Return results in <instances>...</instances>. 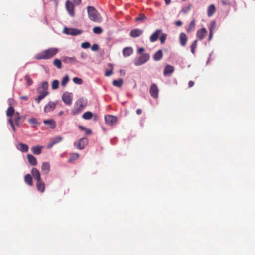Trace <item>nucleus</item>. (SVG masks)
Here are the masks:
<instances>
[{
  "mask_svg": "<svg viewBox=\"0 0 255 255\" xmlns=\"http://www.w3.org/2000/svg\"><path fill=\"white\" fill-rule=\"evenodd\" d=\"M63 32L67 35L75 36L81 34L82 31L78 29L65 27Z\"/></svg>",
  "mask_w": 255,
  "mask_h": 255,
  "instance_id": "7",
  "label": "nucleus"
},
{
  "mask_svg": "<svg viewBox=\"0 0 255 255\" xmlns=\"http://www.w3.org/2000/svg\"><path fill=\"white\" fill-rule=\"evenodd\" d=\"M93 31L94 33L99 34L102 32L103 30L100 27L97 26L94 27Z\"/></svg>",
  "mask_w": 255,
  "mask_h": 255,
  "instance_id": "39",
  "label": "nucleus"
},
{
  "mask_svg": "<svg viewBox=\"0 0 255 255\" xmlns=\"http://www.w3.org/2000/svg\"><path fill=\"white\" fill-rule=\"evenodd\" d=\"M90 47V43L88 42H83L81 44V47L84 49H87Z\"/></svg>",
  "mask_w": 255,
  "mask_h": 255,
  "instance_id": "47",
  "label": "nucleus"
},
{
  "mask_svg": "<svg viewBox=\"0 0 255 255\" xmlns=\"http://www.w3.org/2000/svg\"><path fill=\"white\" fill-rule=\"evenodd\" d=\"M20 99L24 100H26L28 99V97L26 96H23L20 97Z\"/></svg>",
  "mask_w": 255,
  "mask_h": 255,
  "instance_id": "62",
  "label": "nucleus"
},
{
  "mask_svg": "<svg viewBox=\"0 0 255 255\" xmlns=\"http://www.w3.org/2000/svg\"><path fill=\"white\" fill-rule=\"evenodd\" d=\"M53 64L58 69H61L62 68L61 61L58 59H55L53 61Z\"/></svg>",
  "mask_w": 255,
  "mask_h": 255,
  "instance_id": "34",
  "label": "nucleus"
},
{
  "mask_svg": "<svg viewBox=\"0 0 255 255\" xmlns=\"http://www.w3.org/2000/svg\"><path fill=\"white\" fill-rule=\"evenodd\" d=\"M167 38V34L165 33H162L160 37V40L161 44H163Z\"/></svg>",
  "mask_w": 255,
  "mask_h": 255,
  "instance_id": "46",
  "label": "nucleus"
},
{
  "mask_svg": "<svg viewBox=\"0 0 255 255\" xmlns=\"http://www.w3.org/2000/svg\"><path fill=\"white\" fill-rule=\"evenodd\" d=\"M194 82H193L192 81H190L188 83L189 87H192L194 85Z\"/></svg>",
  "mask_w": 255,
  "mask_h": 255,
  "instance_id": "58",
  "label": "nucleus"
},
{
  "mask_svg": "<svg viewBox=\"0 0 255 255\" xmlns=\"http://www.w3.org/2000/svg\"><path fill=\"white\" fill-rule=\"evenodd\" d=\"M142 112V110L140 109H138L137 110H136V113L138 114V115H140L141 114Z\"/></svg>",
  "mask_w": 255,
  "mask_h": 255,
  "instance_id": "63",
  "label": "nucleus"
},
{
  "mask_svg": "<svg viewBox=\"0 0 255 255\" xmlns=\"http://www.w3.org/2000/svg\"><path fill=\"white\" fill-rule=\"evenodd\" d=\"M55 143H54V141H53L52 140L49 143V144L47 145V148L48 149L51 148Z\"/></svg>",
  "mask_w": 255,
  "mask_h": 255,
  "instance_id": "52",
  "label": "nucleus"
},
{
  "mask_svg": "<svg viewBox=\"0 0 255 255\" xmlns=\"http://www.w3.org/2000/svg\"><path fill=\"white\" fill-rule=\"evenodd\" d=\"M143 33V30L142 29L135 28L132 29L130 33L131 37L135 38L140 36Z\"/></svg>",
  "mask_w": 255,
  "mask_h": 255,
  "instance_id": "16",
  "label": "nucleus"
},
{
  "mask_svg": "<svg viewBox=\"0 0 255 255\" xmlns=\"http://www.w3.org/2000/svg\"><path fill=\"white\" fill-rule=\"evenodd\" d=\"M43 147L41 146H34L31 148L32 152L36 155H39L41 153Z\"/></svg>",
  "mask_w": 255,
  "mask_h": 255,
  "instance_id": "27",
  "label": "nucleus"
},
{
  "mask_svg": "<svg viewBox=\"0 0 255 255\" xmlns=\"http://www.w3.org/2000/svg\"><path fill=\"white\" fill-rule=\"evenodd\" d=\"M59 81L57 80H54L53 81L51 85V87L53 89H56L59 86Z\"/></svg>",
  "mask_w": 255,
  "mask_h": 255,
  "instance_id": "38",
  "label": "nucleus"
},
{
  "mask_svg": "<svg viewBox=\"0 0 255 255\" xmlns=\"http://www.w3.org/2000/svg\"><path fill=\"white\" fill-rule=\"evenodd\" d=\"M16 147L18 150H20L22 152H27L28 151L29 147L27 145L20 143Z\"/></svg>",
  "mask_w": 255,
  "mask_h": 255,
  "instance_id": "22",
  "label": "nucleus"
},
{
  "mask_svg": "<svg viewBox=\"0 0 255 255\" xmlns=\"http://www.w3.org/2000/svg\"><path fill=\"white\" fill-rule=\"evenodd\" d=\"M75 5H79L81 2V0H73Z\"/></svg>",
  "mask_w": 255,
  "mask_h": 255,
  "instance_id": "54",
  "label": "nucleus"
},
{
  "mask_svg": "<svg viewBox=\"0 0 255 255\" xmlns=\"http://www.w3.org/2000/svg\"><path fill=\"white\" fill-rule=\"evenodd\" d=\"M197 45V40H195L192 43L191 46V51L194 54L195 53V49Z\"/></svg>",
  "mask_w": 255,
  "mask_h": 255,
  "instance_id": "37",
  "label": "nucleus"
},
{
  "mask_svg": "<svg viewBox=\"0 0 255 255\" xmlns=\"http://www.w3.org/2000/svg\"><path fill=\"white\" fill-rule=\"evenodd\" d=\"M79 158V154L78 153H73L71 155L69 158V161H72L77 160Z\"/></svg>",
  "mask_w": 255,
  "mask_h": 255,
  "instance_id": "43",
  "label": "nucleus"
},
{
  "mask_svg": "<svg viewBox=\"0 0 255 255\" xmlns=\"http://www.w3.org/2000/svg\"><path fill=\"white\" fill-rule=\"evenodd\" d=\"M31 172L33 177L37 181L41 179L40 172L38 169L33 168L32 169Z\"/></svg>",
  "mask_w": 255,
  "mask_h": 255,
  "instance_id": "19",
  "label": "nucleus"
},
{
  "mask_svg": "<svg viewBox=\"0 0 255 255\" xmlns=\"http://www.w3.org/2000/svg\"><path fill=\"white\" fill-rule=\"evenodd\" d=\"M213 32H212V31L210 32L209 38H208L209 41H210L212 39V36H213Z\"/></svg>",
  "mask_w": 255,
  "mask_h": 255,
  "instance_id": "57",
  "label": "nucleus"
},
{
  "mask_svg": "<svg viewBox=\"0 0 255 255\" xmlns=\"http://www.w3.org/2000/svg\"><path fill=\"white\" fill-rule=\"evenodd\" d=\"M207 31L205 28H202L197 31L196 36L200 39L202 40L207 35Z\"/></svg>",
  "mask_w": 255,
  "mask_h": 255,
  "instance_id": "14",
  "label": "nucleus"
},
{
  "mask_svg": "<svg viewBox=\"0 0 255 255\" xmlns=\"http://www.w3.org/2000/svg\"><path fill=\"white\" fill-rule=\"evenodd\" d=\"M109 66L111 68V69H108L106 71L105 75L106 76H110L113 74V66L111 64H109Z\"/></svg>",
  "mask_w": 255,
  "mask_h": 255,
  "instance_id": "41",
  "label": "nucleus"
},
{
  "mask_svg": "<svg viewBox=\"0 0 255 255\" xmlns=\"http://www.w3.org/2000/svg\"><path fill=\"white\" fill-rule=\"evenodd\" d=\"M105 120L107 124L109 125H113L116 123L117 118L114 116L107 115L105 117Z\"/></svg>",
  "mask_w": 255,
  "mask_h": 255,
  "instance_id": "10",
  "label": "nucleus"
},
{
  "mask_svg": "<svg viewBox=\"0 0 255 255\" xmlns=\"http://www.w3.org/2000/svg\"><path fill=\"white\" fill-rule=\"evenodd\" d=\"M216 28V22L215 21H212L210 27H209V30L210 32L212 31V32H213V31L215 30Z\"/></svg>",
  "mask_w": 255,
  "mask_h": 255,
  "instance_id": "40",
  "label": "nucleus"
},
{
  "mask_svg": "<svg viewBox=\"0 0 255 255\" xmlns=\"http://www.w3.org/2000/svg\"><path fill=\"white\" fill-rule=\"evenodd\" d=\"M195 27V19H193L192 21L190 23L188 26L186 28V31L188 32H190L193 31Z\"/></svg>",
  "mask_w": 255,
  "mask_h": 255,
  "instance_id": "30",
  "label": "nucleus"
},
{
  "mask_svg": "<svg viewBox=\"0 0 255 255\" xmlns=\"http://www.w3.org/2000/svg\"><path fill=\"white\" fill-rule=\"evenodd\" d=\"M149 58L150 55L149 54H141L140 56L135 59L134 63L136 66H140L147 62Z\"/></svg>",
  "mask_w": 255,
  "mask_h": 255,
  "instance_id": "5",
  "label": "nucleus"
},
{
  "mask_svg": "<svg viewBox=\"0 0 255 255\" xmlns=\"http://www.w3.org/2000/svg\"><path fill=\"white\" fill-rule=\"evenodd\" d=\"M165 3L168 5L171 3V0H164Z\"/></svg>",
  "mask_w": 255,
  "mask_h": 255,
  "instance_id": "64",
  "label": "nucleus"
},
{
  "mask_svg": "<svg viewBox=\"0 0 255 255\" xmlns=\"http://www.w3.org/2000/svg\"><path fill=\"white\" fill-rule=\"evenodd\" d=\"M85 133L86 134H90L91 133V131L90 129H86L85 130Z\"/></svg>",
  "mask_w": 255,
  "mask_h": 255,
  "instance_id": "59",
  "label": "nucleus"
},
{
  "mask_svg": "<svg viewBox=\"0 0 255 255\" xmlns=\"http://www.w3.org/2000/svg\"><path fill=\"white\" fill-rule=\"evenodd\" d=\"M27 157L28 160L29 164H30L32 166H36L37 165V160L34 156L31 154H27Z\"/></svg>",
  "mask_w": 255,
  "mask_h": 255,
  "instance_id": "23",
  "label": "nucleus"
},
{
  "mask_svg": "<svg viewBox=\"0 0 255 255\" xmlns=\"http://www.w3.org/2000/svg\"><path fill=\"white\" fill-rule=\"evenodd\" d=\"M87 57V55L85 53H81V57L82 58V59H85Z\"/></svg>",
  "mask_w": 255,
  "mask_h": 255,
  "instance_id": "60",
  "label": "nucleus"
},
{
  "mask_svg": "<svg viewBox=\"0 0 255 255\" xmlns=\"http://www.w3.org/2000/svg\"><path fill=\"white\" fill-rule=\"evenodd\" d=\"M73 81L74 83L81 85L83 83V80L82 79L78 78V77H74L73 79Z\"/></svg>",
  "mask_w": 255,
  "mask_h": 255,
  "instance_id": "44",
  "label": "nucleus"
},
{
  "mask_svg": "<svg viewBox=\"0 0 255 255\" xmlns=\"http://www.w3.org/2000/svg\"><path fill=\"white\" fill-rule=\"evenodd\" d=\"M8 102H9V104L10 106H11L12 104H13V102H14V101L12 99H9V100H8Z\"/></svg>",
  "mask_w": 255,
  "mask_h": 255,
  "instance_id": "61",
  "label": "nucleus"
},
{
  "mask_svg": "<svg viewBox=\"0 0 255 255\" xmlns=\"http://www.w3.org/2000/svg\"><path fill=\"white\" fill-rule=\"evenodd\" d=\"M88 140L86 138H82L74 143V146L78 149H83L88 144Z\"/></svg>",
  "mask_w": 255,
  "mask_h": 255,
  "instance_id": "6",
  "label": "nucleus"
},
{
  "mask_svg": "<svg viewBox=\"0 0 255 255\" xmlns=\"http://www.w3.org/2000/svg\"><path fill=\"white\" fill-rule=\"evenodd\" d=\"M25 80L27 81V83L28 86H30L32 84L33 81L32 79L30 78L29 75H26L25 76Z\"/></svg>",
  "mask_w": 255,
  "mask_h": 255,
  "instance_id": "45",
  "label": "nucleus"
},
{
  "mask_svg": "<svg viewBox=\"0 0 255 255\" xmlns=\"http://www.w3.org/2000/svg\"><path fill=\"white\" fill-rule=\"evenodd\" d=\"M62 61L64 63L66 64H72L77 62L76 59L74 57H69L64 56L62 58Z\"/></svg>",
  "mask_w": 255,
  "mask_h": 255,
  "instance_id": "18",
  "label": "nucleus"
},
{
  "mask_svg": "<svg viewBox=\"0 0 255 255\" xmlns=\"http://www.w3.org/2000/svg\"><path fill=\"white\" fill-rule=\"evenodd\" d=\"M59 52V49L56 47H51L43 50L35 56L36 59H48L52 58Z\"/></svg>",
  "mask_w": 255,
  "mask_h": 255,
  "instance_id": "1",
  "label": "nucleus"
},
{
  "mask_svg": "<svg viewBox=\"0 0 255 255\" xmlns=\"http://www.w3.org/2000/svg\"><path fill=\"white\" fill-rule=\"evenodd\" d=\"M8 122L10 124V125H11V127L12 128L13 131H15V127L14 126V124H13V121H12V119L9 118L8 119Z\"/></svg>",
  "mask_w": 255,
  "mask_h": 255,
  "instance_id": "50",
  "label": "nucleus"
},
{
  "mask_svg": "<svg viewBox=\"0 0 255 255\" xmlns=\"http://www.w3.org/2000/svg\"><path fill=\"white\" fill-rule=\"evenodd\" d=\"M14 120L16 125H19V121L21 119L19 113L16 112L14 114Z\"/></svg>",
  "mask_w": 255,
  "mask_h": 255,
  "instance_id": "35",
  "label": "nucleus"
},
{
  "mask_svg": "<svg viewBox=\"0 0 255 255\" xmlns=\"http://www.w3.org/2000/svg\"><path fill=\"white\" fill-rule=\"evenodd\" d=\"M41 170L43 174H48L50 171V165L49 162H44L42 163Z\"/></svg>",
  "mask_w": 255,
  "mask_h": 255,
  "instance_id": "13",
  "label": "nucleus"
},
{
  "mask_svg": "<svg viewBox=\"0 0 255 255\" xmlns=\"http://www.w3.org/2000/svg\"><path fill=\"white\" fill-rule=\"evenodd\" d=\"M69 76L66 75H65L62 79V82H61V85L62 86L65 87L67 83V82L69 81Z\"/></svg>",
  "mask_w": 255,
  "mask_h": 255,
  "instance_id": "36",
  "label": "nucleus"
},
{
  "mask_svg": "<svg viewBox=\"0 0 255 255\" xmlns=\"http://www.w3.org/2000/svg\"><path fill=\"white\" fill-rule=\"evenodd\" d=\"M124 83V81L122 79H120L119 80H114L113 81V85L114 86L117 87H121Z\"/></svg>",
  "mask_w": 255,
  "mask_h": 255,
  "instance_id": "31",
  "label": "nucleus"
},
{
  "mask_svg": "<svg viewBox=\"0 0 255 255\" xmlns=\"http://www.w3.org/2000/svg\"><path fill=\"white\" fill-rule=\"evenodd\" d=\"M87 12L89 18L95 22L101 21V17L97 10L93 6L87 7Z\"/></svg>",
  "mask_w": 255,
  "mask_h": 255,
  "instance_id": "3",
  "label": "nucleus"
},
{
  "mask_svg": "<svg viewBox=\"0 0 255 255\" xmlns=\"http://www.w3.org/2000/svg\"><path fill=\"white\" fill-rule=\"evenodd\" d=\"M14 109L12 106H10L6 112V115L9 118L11 119V117L14 114Z\"/></svg>",
  "mask_w": 255,
  "mask_h": 255,
  "instance_id": "32",
  "label": "nucleus"
},
{
  "mask_svg": "<svg viewBox=\"0 0 255 255\" xmlns=\"http://www.w3.org/2000/svg\"><path fill=\"white\" fill-rule=\"evenodd\" d=\"M92 117V113L89 111L84 113L82 115L83 118L86 120H89Z\"/></svg>",
  "mask_w": 255,
  "mask_h": 255,
  "instance_id": "33",
  "label": "nucleus"
},
{
  "mask_svg": "<svg viewBox=\"0 0 255 255\" xmlns=\"http://www.w3.org/2000/svg\"><path fill=\"white\" fill-rule=\"evenodd\" d=\"M29 123L31 124L38 125V121L37 119L34 118L29 119Z\"/></svg>",
  "mask_w": 255,
  "mask_h": 255,
  "instance_id": "48",
  "label": "nucleus"
},
{
  "mask_svg": "<svg viewBox=\"0 0 255 255\" xmlns=\"http://www.w3.org/2000/svg\"><path fill=\"white\" fill-rule=\"evenodd\" d=\"M66 8L69 15L73 17L75 15L74 12V5L73 3L69 0L66 2Z\"/></svg>",
  "mask_w": 255,
  "mask_h": 255,
  "instance_id": "9",
  "label": "nucleus"
},
{
  "mask_svg": "<svg viewBox=\"0 0 255 255\" xmlns=\"http://www.w3.org/2000/svg\"><path fill=\"white\" fill-rule=\"evenodd\" d=\"M162 33V30L158 29L156 30L150 37V41L151 42H154L157 41L159 38V35Z\"/></svg>",
  "mask_w": 255,
  "mask_h": 255,
  "instance_id": "15",
  "label": "nucleus"
},
{
  "mask_svg": "<svg viewBox=\"0 0 255 255\" xmlns=\"http://www.w3.org/2000/svg\"><path fill=\"white\" fill-rule=\"evenodd\" d=\"M91 49L93 51H98L99 49V46L97 44H94L92 46Z\"/></svg>",
  "mask_w": 255,
  "mask_h": 255,
  "instance_id": "51",
  "label": "nucleus"
},
{
  "mask_svg": "<svg viewBox=\"0 0 255 255\" xmlns=\"http://www.w3.org/2000/svg\"><path fill=\"white\" fill-rule=\"evenodd\" d=\"M24 181L28 185L30 186H32L33 185L32 177L29 174H27L25 176Z\"/></svg>",
  "mask_w": 255,
  "mask_h": 255,
  "instance_id": "29",
  "label": "nucleus"
},
{
  "mask_svg": "<svg viewBox=\"0 0 255 255\" xmlns=\"http://www.w3.org/2000/svg\"><path fill=\"white\" fill-rule=\"evenodd\" d=\"M48 86V83L47 81H44L42 82L40 86L37 88V91L39 94L38 97L35 99V101L37 103H39L41 100L44 99L48 94L47 91Z\"/></svg>",
  "mask_w": 255,
  "mask_h": 255,
  "instance_id": "2",
  "label": "nucleus"
},
{
  "mask_svg": "<svg viewBox=\"0 0 255 255\" xmlns=\"http://www.w3.org/2000/svg\"><path fill=\"white\" fill-rule=\"evenodd\" d=\"M216 10V7L214 5H210L207 10V15L209 17L212 16L215 13Z\"/></svg>",
  "mask_w": 255,
  "mask_h": 255,
  "instance_id": "26",
  "label": "nucleus"
},
{
  "mask_svg": "<svg viewBox=\"0 0 255 255\" xmlns=\"http://www.w3.org/2000/svg\"><path fill=\"white\" fill-rule=\"evenodd\" d=\"M36 187L39 191L41 192H43L45 190V184L41 180L37 181L36 183Z\"/></svg>",
  "mask_w": 255,
  "mask_h": 255,
  "instance_id": "24",
  "label": "nucleus"
},
{
  "mask_svg": "<svg viewBox=\"0 0 255 255\" xmlns=\"http://www.w3.org/2000/svg\"><path fill=\"white\" fill-rule=\"evenodd\" d=\"M57 103L51 101L49 102L44 107V111L45 113H48L52 111L56 107Z\"/></svg>",
  "mask_w": 255,
  "mask_h": 255,
  "instance_id": "12",
  "label": "nucleus"
},
{
  "mask_svg": "<svg viewBox=\"0 0 255 255\" xmlns=\"http://www.w3.org/2000/svg\"><path fill=\"white\" fill-rule=\"evenodd\" d=\"M158 88L155 84H152L150 87L149 92L151 96L157 98L158 96Z\"/></svg>",
  "mask_w": 255,
  "mask_h": 255,
  "instance_id": "11",
  "label": "nucleus"
},
{
  "mask_svg": "<svg viewBox=\"0 0 255 255\" xmlns=\"http://www.w3.org/2000/svg\"><path fill=\"white\" fill-rule=\"evenodd\" d=\"M174 70V68L173 66L167 65H166L164 69V75L165 76H169L171 75Z\"/></svg>",
  "mask_w": 255,
  "mask_h": 255,
  "instance_id": "17",
  "label": "nucleus"
},
{
  "mask_svg": "<svg viewBox=\"0 0 255 255\" xmlns=\"http://www.w3.org/2000/svg\"><path fill=\"white\" fill-rule=\"evenodd\" d=\"M190 9V5L188 6L186 8H183L182 11L184 13H187Z\"/></svg>",
  "mask_w": 255,
  "mask_h": 255,
  "instance_id": "53",
  "label": "nucleus"
},
{
  "mask_svg": "<svg viewBox=\"0 0 255 255\" xmlns=\"http://www.w3.org/2000/svg\"><path fill=\"white\" fill-rule=\"evenodd\" d=\"M144 51V48L141 47L138 49V52L140 54H142V53Z\"/></svg>",
  "mask_w": 255,
  "mask_h": 255,
  "instance_id": "56",
  "label": "nucleus"
},
{
  "mask_svg": "<svg viewBox=\"0 0 255 255\" xmlns=\"http://www.w3.org/2000/svg\"><path fill=\"white\" fill-rule=\"evenodd\" d=\"M187 37L184 33H181L179 36L180 43L182 46H185L187 41Z\"/></svg>",
  "mask_w": 255,
  "mask_h": 255,
  "instance_id": "20",
  "label": "nucleus"
},
{
  "mask_svg": "<svg viewBox=\"0 0 255 255\" xmlns=\"http://www.w3.org/2000/svg\"><path fill=\"white\" fill-rule=\"evenodd\" d=\"M45 124H48L50 125V128L53 129L55 127V122L53 119L46 120L43 121Z\"/></svg>",
  "mask_w": 255,
  "mask_h": 255,
  "instance_id": "28",
  "label": "nucleus"
},
{
  "mask_svg": "<svg viewBox=\"0 0 255 255\" xmlns=\"http://www.w3.org/2000/svg\"><path fill=\"white\" fill-rule=\"evenodd\" d=\"M63 139V138L61 136H57L53 138H52L51 140L54 141V143L57 144L62 141Z\"/></svg>",
  "mask_w": 255,
  "mask_h": 255,
  "instance_id": "42",
  "label": "nucleus"
},
{
  "mask_svg": "<svg viewBox=\"0 0 255 255\" xmlns=\"http://www.w3.org/2000/svg\"><path fill=\"white\" fill-rule=\"evenodd\" d=\"M146 19V17L144 14H140V15L136 18V21H141Z\"/></svg>",
  "mask_w": 255,
  "mask_h": 255,
  "instance_id": "49",
  "label": "nucleus"
},
{
  "mask_svg": "<svg viewBox=\"0 0 255 255\" xmlns=\"http://www.w3.org/2000/svg\"><path fill=\"white\" fill-rule=\"evenodd\" d=\"M182 24V22L179 20V21H177L176 22H175V25L177 26H181Z\"/></svg>",
  "mask_w": 255,
  "mask_h": 255,
  "instance_id": "55",
  "label": "nucleus"
},
{
  "mask_svg": "<svg viewBox=\"0 0 255 255\" xmlns=\"http://www.w3.org/2000/svg\"><path fill=\"white\" fill-rule=\"evenodd\" d=\"M162 51L161 50H159L153 55V58L155 61H159L162 58Z\"/></svg>",
  "mask_w": 255,
  "mask_h": 255,
  "instance_id": "25",
  "label": "nucleus"
},
{
  "mask_svg": "<svg viewBox=\"0 0 255 255\" xmlns=\"http://www.w3.org/2000/svg\"><path fill=\"white\" fill-rule=\"evenodd\" d=\"M133 52L132 47H125L123 50V54L125 57H128L130 56Z\"/></svg>",
  "mask_w": 255,
  "mask_h": 255,
  "instance_id": "21",
  "label": "nucleus"
},
{
  "mask_svg": "<svg viewBox=\"0 0 255 255\" xmlns=\"http://www.w3.org/2000/svg\"><path fill=\"white\" fill-rule=\"evenodd\" d=\"M85 106V102L84 99H79L77 100L71 110V113L74 115L80 114L84 110Z\"/></svg>",
  "mask_w": 255,
  "mask_h": 255,
  "instance_id": "4",
  "label": "nucleus"
},
{
  "mask_svg": "<svg viewBox=\"0 0 255 255\" xmlns=\"http://www.w3.org/2000/svg\"><path fill=\"white\" fill-rule=\"evenodd\" d=\"M62 99L66 104L70 105L72 103V94L70 92H66L63 93Z\"/></svg>",
  "mask_w": 255,
  "mask_h": 255,
  "instance_id": "8",
  "label": "nucleus"
}]
</instances>
